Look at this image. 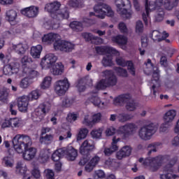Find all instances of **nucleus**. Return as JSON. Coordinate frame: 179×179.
<instances>
[{
  "instance_id": "1a4fd4ad",
  "label": "nucleus",
  "mask_w": 179,
  "mask_h": 179,
  "mask_svg": "<svg viewBox=\"0 0 179 179\" xmlns=\"http://www.w3.org/2000/svg\"><path fill=\"white\" fill-rule=\"evenodd\" d=\"M138 131V125L135 123H127L119 129V132L122 134V139L127 140L129 136H134Z\"/></svg>"
},
{
  "instance_id": "37998d69",
  "label": "nucleus",
  "mask_w": 179,
  "mask_h": 179,
  "mask_svg": "<svg viewBox=\"0 0 179 179\" xmlns=\"http://www.w3.org/2000/svg\"><path fill=\"white\" fill-rule=\"evenodd\" d=\"M125 107L127 111H135V110H136V107H138V103H136L134 99H131L126 103Z\"/></svg>"
},
{
  "instance_id": "20e7f679",
  "label": "nucleus",
  "mask_w": 179,
  "mask_h": 179,
  "mask_svg": "<svg viewBox=\"0 0 179 179\" xmlns=\"http://www.w3.org/2000/svg\"><path fill=\"white\" fill-rule=\"evenodd\" d=\"M32 143L31 138L24 134H17L13 139V148L18 153H23Z\"/></svg>"
},
{
  "instance_id": "603ef678",
  "label": "nucleus",
  "mask_w": 179,
  "mask_h": 179,
  "mask_svg": "<svg viewBox=\"0 0 179 179\" xmlns=\"http://www.w3.org/2000/svg\"><path fill=\"white\" fill-rule=\"evenodd\" d=\"M103 134V129H94L91 131V135L94 139H100Z\"/></svg>"
},
{
  "instance_id": "8fccbe9b",
  "label": "nucleus",
  "mask_w": 179,
  "mask_h": 179,
  "mask_svg": "<svg viewBox=\"0 0 179 179\" xmlns=\"http://www.w3.org/2000/svg\"><path fill=\"white\" fill-rule=\"evenodd\" d=\"M87 134H89V130H87V129H81L77 135V141H82V139H85V138L87 136Z\"/></svg>"
},
{
  "instance_id": "cd10ccee",
  "label": "nucleus",
  "mask_w": 179,
  "mask_h": 179,
  "mask_svg": "<svg viewBox=\"0 0 179 179\" xmlns=\"http://www.w3.org/2000/svg\"><path fill=\"white\" fill-rule=\"evenodd\" d=\"M177 115V111L174 109L168 110L164 115V122L171 124Z\"/></svg>"
},
{
  "instance_id": "6ab92c4d",
  "label": "nucleus",
  "mask_w": 179,
  "mask_h": 179,
  "mask_svg": "<svg viewBox=\"0 0 179 179\" xmlns=\"http://www.w3.org/2000/svg\"><path fill=\"white\" fill-rule=\"evenodd\" d=\"M22 15L27 17H36L38 15V7L31 6L21 10Z\"/></svg>"
},
{
  "instance_id": "a18cd8bd",
  "label": "nucleus",
  "mask_w": 179,
  "mask_h": 179,
  "mask_svg": "<svg viewBox=\"0 0 179 179\" xmlns=\"http://www.w3.org/2000/svg\"><path fill=\"white\" fill-rule=\"evenodd\" d=\"M52 80V78L50 76L45 77L41 85V89H48L51 86Z\"/></svg>"
},
{
  "instance_id": "79ce46f5",
  "label": "nucleus",
  "mask_w": 179,
  "mask_h": 179,
  "mask_svg": "<svg viewBox=\"0 0 179 179\" xmlns=\"http://www.w3.org/2000/svg\"><path fill=\"white\" fill-rule=\"evenodd\" d=\"M8 125L12 128H19L22 125V120L19 117L11 118L8 120Z\"/></svg>"
},
{
  "instance_id": "49530a36",
  "label": "nucleus",
  "mask_w": 179,
  "mask_h": 179,
  "mask_svg": "<svg viewBox=\"0 0 179 179\" xmlns=\"http://www.w3.org/2000/svg\"><path fill=\"white\" fill-rule=\"evenodd\" d=\"M6 17L9 22H13L14 20H16V17H17V13H16L15 10H9L6 12Z\"/></svg>"
},
{
  "instance_id": "9d476101",
  "label": "nucleus",
  "mask_w": 179,
  "mask_h": 179,
  "mask_svg": "<svg viewBox=\"0 0 179 179\" xmlns=\"http://www.w3.org/2000/svg\"><path fill=\"white\" fill-rule=\"evenodd\" d=\"M115 5L117 6V12L121 16H125L127 19H129L132 16V11H128L127 9L122 8L124 6L131 7V1L129 0H115Z\"/></svg>"
},
{
  "instance_id": "bf43d9fd",
  "label": "nucleus",
  "mask_w": 179,
  "mask_h": 179,
  "mask_svg": "<svg viewBox=\"0 0 179 179\" xmlns=\"http://www.w3.org/2000/svg\"><path fill=\"white\" fill-rule=\"evenodd\" d=\"M94 179H104L106 178V173L104 171L101 170H99L95 171V173L94 175Z\"/></svg>"
},
{
  "instance_id": "aec40b11",
  "label": "nucleus",
  "mask_w": 179,
  "mask_h": 179,
  "mask_svg": "<svg viewBox=\"0 0 179 179\" xmlns=\"http://www.w3.org/2000/svg\"><path fill=\"white\" fill-rule=\"evenodd\" d=\"M36 155H37V149L30 147L24 150L22 156L24 160L30 162L36 157Z\"/></svg>"
},
{
  "instance_id": "e2e57ef3",
  "label": "nucleus",
  "mask_w": 179,
  "mask_h": 179,
  "mask_svg": "<svg viewBox=\"0 0 179 179\" xmlns=\"http://www.w3.org/2000/svg\"><path fill=\"white\" fill-rule=\"evenodd\" d=\"M42 139L45 143H51L54 141V135L52 134H46L44 136H42Z\"/></svg>"
},
{
  "instance_id": "0e129e2a",
  "label": "nucleus",
  "mask_w": 179,
  "mask_h": 179,
  "mask_svg": "<svg viewBox=\"0 0 179 179\" xmlns=\"http://www.w3.org/2000/svg\"><path fill=\"white\" fill-rule=\"evenodd\" d=\"M171 126V123L164 122L163 124H161L159 127V131L167 132V130L169 129V128H170Z\"/></svg>"
},
{
  "instance_id": "39448f33",
  "label": "nucleus",
  "mask_w": 179,
  "mask_h": 179,
  "mask_svg": "<svg viewBox=\"0 0 179 179\" xmlns=\"http://www.w3.org/2000/svg\"><path fill=\"white\" fill-rule=\"evenodd\" d=\"M157 126L154 123H149L142 126L138 131V135L142 141H149L156 134Z\"/></svg>"
},
{
  "instance_id": "ea45409f",
  "label": "nucleus",
  "mask_w": 179,
  "mask_h": 179,
  "mask_svg": "<svg viewBox=\"0 0 179 179\" xmlns=\"http://www.w3.org/2000/svg\"><path fill=\"white\" fill-rule=\"evenodd\" d=\"M160 143H152L148 145L147 150L148 156H150L152 153L157 152V148L160 146Z\"/></svg>"
},
{
  "instance_id": "f03ea898",
  "label": "nucleus",
  "mask_w": 179,
  "mask_h": 179,
  "mask_svg": "<svg viewBox=\"0 0 179 179\" xmlns=\"http://www.w3.org/2000/svg\"><path fill=\"white\" fill-rule=\"evenodd\" d=\"M43 43H54V48L56 50L62 51L63 52H71L75 50V45L66 41H62L61 36L58 34L49 33L42 38Z\"/></svg>"
},
{
  "instance_id": "69168bd1",
  "label": "nucleus",
  "mask_w": 179,
  "mask_h": 179,
  "mask_svg": "<svg viewBox=\"0 0 179 179\" xmlns=\"http://www.w3.org/2000/svg\"><path fill=\"white\" fill-rule=\"evenodd\" d=\"M136 33H142L143 31V23H142V21L138 20L136 22Z\"/></svg>"
},
{
  "instance_id": "4c0bfd02",
  "label": "nucleus",
  "mask_w": 179,
  "mask_h": 179,
  "mask_svg": "<svg viewBox=\"0 0 179 179\" xmlns=\"http://www.w3.org/2000/svg\"><path fill=\"white\" fill-rule=\"evenodd\" d=\"M155 22H157L158 23L163 22L164 19V8H155Z\"/></svg>"
},
{
  "instance_id": "f704fd0d",
  "label": "nucleus",
  "mask_w": 179,
  "mask_h": 179,
  "mask_svg": "<svg viewBox=\"0 0 179 179\" xmlns=\"http://www.w3.org/2000/svg\"><path fill=\"white\" fill-rule=\"evenodd\" d=\"M112 41L113 43H116V44H118L119 45H125L128 41V39L127 37L122 35H118L117 36L113 37Z\"/></svg>"
},
{
  "instance_id": "58836bf2",
  "label": "nucleus",
  "mask_w": 179,
  "mask_h": 179,
  "mask_svg": "<svg viewBox=\"0 0 179 179\" xmlns=\"http://www.w3.org/2000/svg\"><path fill=\"white\" fill-rule=\"evenodd\" d=\"M132 118H134V116L128 113H120L117 115L119 122H127V121H131Z\"/></svg>"
},
{
  "instance_id": "bb28decb",
  "label": "nucleus",
  "mask_w": 179,
  "mask_h": 179,
  "mask_svg": "<svg viewBox=\"0 0 179 179\" xmlns=\"http://www.w3.org/2000/svg\"><path fill=\"white\" fill-rule=\"evenodd\" d=\"M23 75L27 76L28 79H34L38 76L39 73L37 71L30 68L24 67L22 71Z\"/></svg>"
},
{
  "instance_id": "4468645a",
  "label": "nucleus",
  "mask_w": 179,
  "mask_h": 179,
  "mask_svg": "<svg viewBox=\"0 0 179 179\" xmlns=\"http://www.w3.org/2000/svg\"><path fill=\"white\" fill-rule=\"evenodd\" d=\"M58 58L53 53H48L42 59L41 65L43 69H50L51 66L55 64Z\"/></svg>"
},
{
  "instance_id": "e433bc0d",
  "label": "nucleus",
  "mask_w": 179,
  "mask_h": 179,
  "mask_svg": "<svg viewBox=\"0 0 179 179\" xmlns=\"http://www.w3.org/2000/svg\"><path fill=\"white\" fill-rule=\"evenodd\" d=\"M144 73L145 75H150L153 70L155 69L154 65L152 64V60L150 59H148L147 62L144 64Z\"/></svg>"
},
{
  "instance_id": "c03bdc74",
  "label": "nucleus",
  "mask_w": 179,
  "mask_h": 179,
  "mask_svg": "<svg viewBox=\"0 0 179 179\" xmlns=\"http://www.w3.org/2000/svg\"><path fill=\"white\" fill-rule=\"evenodd\" d=\"M83 0H69V5L72 8H82L83 6Z\"/></svg>"
},
{
  "instance_id": "680f3d73",
  "label": "nucleus",
  "mask_w": 179,
  "mask_h": 179,
  "mask_svg": "<svg viewBox=\"0 0 179 179\" xmlns=\"http://www.w3.org/2000/svg\"><path fill=\"white\" fill-rule=\"evenodd\" d=\"M31 174L34 178L38 179L41 177V172L40 171V169L38 167H34L31 171Z\"/></svg>"
},
{
  "instance_id": "c9c22d12",
  "label": "nucleus",
  "mask_w": 179,
  "mask_h": 179,
  "mask_svg": "<svg viewBox=\"0 0 179 179\" xmlns=\"http://www.w3.org/2000/svg\"><path fill=\"white\" fill-rule=\"evenodd\" d=\"M101 64L103 66L107 68V66H113L114 62H113V55H107L104 56L101 60Z\"/></svg>"
},
{
  "instance_id": "f257e3e1",
  "label": "nucleus",
  "mask_w": 179,
  "mask_h": 179,
  "mask_svg": "<svg viewBox=\"0 0 179 179\" xmlns=\"http://www.w3.org/2000/svg\"><path fill=\"white\" fill-rule=\"evenodd\" d=\"M61 8V3L54 1L46 4L45 9L50 13L51 18L53 19L52 22V28L53 30H57L59 28V21L69 17V12L66 8L59 9ZM55 20L57 22L55 23Z\"/></svg>"
},
{
  "instance_id": "09e8293b",
  "label": "nucleus",
  "mask_w": 179,
  "mask_h": 179,
  "mask_svg": "<svg viewBox=\"0 0 179 179\" xmlns=\"http://www.w3.org/2000/svg\"><path fill=\"white\" fill-rule=\"evenodd\" d=\"M113 69L118 76H122V78H127L128 76V72L126 69L121 67H114Z\"/></svg>"
},
{
  "instance_id": "3c124183",
  "label": "nucleus",
  "mask_w": 179,
  "mask_h": 179,
  "mask_svg": "<svg viewBox=\"0 0 179 179\" xmlns=\"http://www.w3.org/2000/svg\"><path fill=\"white\" fill-rule=\"evenodd\" d=\"M43 176L46 179H55V173H54V171H52V169H45Z\"/></svg>"
},
{
  "instance_id": "4be33fe9",
  "label": "nucleus",
  "mask_w": 179,
  "mask_h": 179,
  "mask_svg": "<svg viewBox=\"0 0 179 179\" xmlns=\"http://www.w3.org/2000/svg\"><path fill=\"white\" fill-rule=\"evenodd\" d=\"M50 73L53 76H59L64 73V64L59 62L53 64L50 67Z\"/></svg>"
},
{
  "instance_id": "473e14b6",
  "label": "nucleus",
  "mask_w": 179,
  "mask_h": 179,
  "mask_svg": "<svg viewBox=\"0 0 179 179\" xmlns=\"http://www.w3.org/2000/svg\"><path fill=\"white\" fill-rule=\"evenodd\" d=\"M82 36L86 41H93L94 40L95 41H97V43L94 42L95 44H100L101 42V38L98 36H94L91 33H83Z\"/></svg>"
},
{
  "instance_id": "052dcab7",
  "label": "nucleus",
  "mask_w": 179,
  "mask_h": 179,
  "mask_svg": "<svg viewBox=\"0 0 179 179\" xmlns=\"http://www.w3.org/2000/svg\"><path fill=\"white\" fill-rule=\"evenodd\" d=\"M78 120V114L76 113H69L66 117V121L68 122H75Z\"/></svg>"
},
{
  "instance_id": "393cba45",
  "label": "nucleus",
  "mask_w": 179,
  "mask_h": 179,
  "mask_svg": "<svg viewBox=\"0 0 179 179\" xmlns=\"http://www.w3.org/2000/svg\"><path fill=\"white\" fill-rule=\"evenodd\" d=\"M132 100V96L129 94H124L120 95L118 97L114 99V104L118 106L120 104H122V103H129V101Z\"/></svg>"
},
{
  "instance_id": "864d4df0",
  "label": "nucleus",
  "mask_w": 179,
  "mask_h": 179,
  "mask_svg": "<svg viewBox=\"0 0 179 179\" xmlns=\"http://www.w3.org/2000/svg\"><path fill=\"white\" fill-rule=\"evenodd\" d=\"M13 161L10 157H4L3 158L2 164L6 166V167H13Z\"/></svg>"
},
{
  "instance_id": "5fc2aeb1",
  "label": "nucleus",
  "mask_w": 179,
  "mask_h": 179,
  "mask_svg": "<svg viewBox=\"0 0 179 179\" xmlns=\"http://www.w3.org/2000/svg\"><path fill=\"white\" fill-rule=\"evenodd\" d=\"M40 91L39 90H34L32 91L28 96L29 100H37L38 97H40Z\"/></svg>"
},
{
  "instance_id": "dca6fc26",
  "label": "nucleus",
  "mask_w": 179,
  "mask_h": 179,
  "mask_svg": "<svg viewBox=\"0 0 179 179\" xmlns=\"http://www.w3.org/2000/svg\"><path fill=\"white\" fill-rule=\"evenodd\" d=\"M115 62L120 66H127L129 73L133 76H135V67L134 66V63H132V62L126 61L121 57H117Z\"/></svg>"
},
{
  "instance_id": "5701e85b",
  "label": "nucleus",
  "mask_w": 179,
  "mask_h": 179,
  "mask_svg": "<svg viewBox=\"0 0 179 179\" xmlns=\"http://www.w3.org/2000/svg\"><path fill=\"white\" fill-rule=\"evenodd\" d=\"M88 100L91 101L94 106L99 107V108H104V106H106L104 102H101V100L99 98L97 92L91 93V96L88 98Z\"/></svg>"
},
{
  "instance_id": "c85d7f7f",
  "label": "nucleus",
  "mask_w": 179,
  "mask_h": 179,
  "mask_svg": "<svg viewBox=\"0 0 179 179\" xmlns=\"http://www.w3.org/2000/svg\"><path fill=\"white\" fill-rule=\"evenodd\" d=\"M179 0H164V8L166 10H173L176 6H178Z\"/></svg>"
},
{
  "instance_id": "a878e982",
  "label": "nucleus",
  "mask_w": 179,
  "mask_h": 179,
  "mask_svg": "<svg viewBox=\"0 0 179 179\" xmlns=\"http://www.w3.org/2000/svg\"><path fill=\"white\" fill-rule=\"evenodd\" d=\"M64 151L65 155L70 162H73L78 157V150L72 147L64 148Z\"/></svg>"
},
{
  "instance_id": "7ed1b4c3",
  "label": "nucleus",
  "mask_w": 179,
  "mask_h": 179,
  "mask_svg": "<svg viewBox=\"0 0 179 179\" xmlns=\"http://www.w3.org/2000/svg\"><path fill=\"white\" fill-rule=\"evenodd\" d=\"M102 75L103 78H105L101 79L96 83L95 86L96 90H105L107 87H114V86L117 85L118 79L113 71L105 70L102 71Z\"/></svg>"
},
{
  "instance_id": "f3484780",
  "label": "nucleus",
  "mask_w": 179,
  "mask_h": 179,
  "mask_svg": "<svg viewBox=\"0 0 179 179\" xmlns=\"http://www.w3.org/2000/svg\"><path fill=\"white\" fill-rule=\"evenodd\" d=\"M29 101H30V99H29V96L26 95H23L17 98V107L21 113H26V111H27V108L29 107Z\"/></svg>"
},
{
  "instance_id": "de8ad7c7",
  "label": "nucleus",
  "mask_w": 179,
  "mask_h": 179,
  "mask_svg": "<svg viewBox=\"0 0 179 179\" xmlns=\"http://www.w3.org/2000/svg\"><path fill=\"white\" fill-rule=\"evenodd\" d=\"M87 80L86 78H81L78 81V84L77 85V88L80 92H85L86 90V86H85V83H88Z\"/></svg>"
},
{
  "instance_id": "7c9ffc66",
  "label": "nucleus",
  "mask_w": 179,
  "mask_h": 179,
  "mask_svg": "<svg viewBox=\"0 0 179 179\" xmlns=\"http://www.w3.org/2000/svg\"><path fill=\"white\" fill-rule=\"evenodd\" d=\"M62 156H65V148L57 150L52 155L53 162H59Z\"/></svg>"
},
{
  "instance_id": "b1692460",
  "label": "nucleus",
  "mask_w": 179,
  "mask_h": 179,
  "mask_svg": "<svg viewBox=\"0 0 179 179\" xmlns=\"http://www.w3.org/2000/svg\"><path fill=\"white\" fill-rule=\"evenodd\" d=\"M13 50L18 54V55H24L26 51L29 50V45L26 43H19L18 44L13 45Z\"/></svg>"
},
{
  "instance_id": "412c9836",
  "label": "nucleus",
  "mask_w": 179,
  "mask_h": 179,
  "mask_svg": "<svg viewBox=\"0 0 179 179\" xmlns=\"http://www.w3.org/2000/svg\"><path fill=\"white\" fill-rule=\"evenodd\" d=\"M132 148L129 145L124 146L120 151L116 153V157L118 160H122L124 157L131 156Z\"/></svg>"
},
{
  "instance_id": "72a5a7b5",
  "label": "nucleus",
  "mask_w": 179,
  "mask_h": 179,
  "mask_svg": "<svg viewBox=\"0 0 179 179\" xmlns=\"http://www.w3.org/2000/svg\"><path fill=\"white\" fill-rule=\"evenodd\" d=\"M16 173L24 177V176L27 174V167L26 165L22 164V162H17L16 166Z\"/></svg>"
},
{
  "instance_id": "f8f14e48",
  "label": "nucleus",
  "mask_w": 179,
  "mask_h": 179,
  "mask_svg": "<svg viewBox=\"0 0 179 179\" xmlns=\"http://www.w3.org/2000/svg\"><path fill=\"white\" fill-rule=\"evenodd\" d=\"M177 160L174 159L171 161L170 164H166L163 169V173L160 175L161 179H176L178 178V176L173 174V166L176 164Z\"/></svg>"
},
{
  "instance_id": "4d7b16f0",
  "label": "nucleus",
  "mask_w": 179,
  "mask_h": 179,
  "mask_svg": "<svg viewBox=\"0 0 179 179\" xmlns=\"http://www.w3.org/2000/svg\"><path fill=\"white\" fill-rule=\"evenodd\" d=\"M120 141V138H116L115 137L113 138V141L111 143V146L110 147V148L113 152H117V150H118V145H117V143H118Z\"/></svg>"
},
{
  "instance_id": "423d86ee",
  "label": "nucleus",
  "mask_w": 179,
  "mask_h": 179,
  "mask_svg": "<svg viewBox=\"0 0 179 179\" xmlns=\"http://www.w3.org/2000/svg\"><path fill=\"white\" fill-rule=\"evenodd\" d=\"M51 110V103L45 102L40 104L38 107L35 110L32 115V120L34 122H41L45 117V114Z\"/></svg>"
},
{
  "instance_id": "c756f323",
  "label": "nucleus",
  "mask_w": 179,
  "mask_h": 179,
  "mask_svg": "<svg viewBox=\"0 0 179 179\" xmlns=\"http://www.w3.org/2000/svg\"><path fill=\"white\" fill-rule=\"evenodd\" d=\"M43 51V46L41 45H37L31 48L30 55L34 58H40L41 52Z\"/></svg>"
},
{
  "instance_id": "6e6d98bb",
  "label": "nucleus",
  "mask_w": 179,
  "mask_h": 179,
  "mask_svg": "<svg viewBox=\"0 0 179 179\" xmlns=\"http://www.w3.org/2000/svg\"><path fill=\"white\" fill-rule=\"evenodd\" d=\"M73 103H74L73 99L64 97L62 100L63 107H71V106H72Z\"/></svg>"
},
{
  "instance_id": "13d9d810",
  "label": "nucleus",
  "mask_w": 179,
  "mask_h": 179,
  "mask_svg": "<svg viewBox=\"0 0 179 179\" xmlns=\"http://www.w3.org/2000/svg\"><path fill=\"white\" fill-rule=\"evenodd\" d=\"M30 86V83H29V78L25 77L22 78L20 83V87L22 89H27Z\"/></svg>"
},
{
  "instance_id": "6e6552de",
  "label": "nucleus",
  "mask_w": 179,
  "mask_h": 179,
  "mask_svg": "<svg viewBox=\"0 0 179 179\" xmlns=\"http://www.w3.org/2000/svg\"><path fill=\"white\" fill-rule=\"evenodd\" d=\"M69 87H71V83H69V80L66 78L63 80H59L54 84L55 93L57 96H64L66 91L69 90Z\"/></svg>"
},
{
  "instance_id": "2eb2a0df",
  "label": "nucleus",
  "mask_w": 179,
  "mask_h": 179,
  "mask_svg": "<svg viewBox=\"0 0 179 179\" xmlns=\"http://www.w3.org/2000/svg\"><path fill=\"white\" fill-rule=\"evenodd\" d=\"M19 73V64L16 62H11L3 66V73L8 76Z\"/></svg>"
},
{
  "instance_id": "a211bd4d",
  "label": "nucleus",
  "mask_w": 179,
  "mask_h": 179,
  "mask_svg": "<svg viewBox=\"0 0 179 179\" xmlns=\"http://www.w3.org/2000/svg\"><path fill=\"white\" fill-rule=\"evenodd\" d=\"M152 10H156V3H148V0H145V13H143V20L145 25H148L149 23V20H150V17L149 16V13L152 12Z\"/></svg>"
},
{
  "instance_id": "774afa93",
  "label": "nucleus",
  "mask_w": 179,
  "mask_h": 179,
  "mask_svg": "<svg viewBox=\"0 0 179 179\" xmlns=\"http://www.w3.org/2000/svg\"><path fill=\"white\" fill-rule=\"evenodd\" d=\"M118 29L121 33H128V28L124 22H120L118 24Z\"/></svg>"
},
{
  "instance_id": "2f4dec72",
  "label": "nucleus",
  "mask_w": 179,
  "mask_h": 179,
  "mask_svg": "<svg viewBox=\"0 0 179 179\" xmlns=\"http://www.w3.org/2000/svg\"><path fill=\"white\" fill-rule=\"evenodd\" d=\"M164 36L162 38L160 37V32L157 30H155L152 31V35H151V38L154 41H163V40L167 38V37L169 36V34L164 32Z\"/></svg>"
},
{
  "instance_id": "338daca9",
  "label": "nucleus",
  "mask_w": 179,
  "mask_h": 179,
  "mask_svg": "<svg viewBox=\"0 0 179 179\" xmlns=\"http://www.w3.org/2000/svg\"><path fill=\"white\" fill-rule=\"evenodd\" d=\"M31 62H33V59H31V57H29L27 55H24L21 59V64H22V65H26L27 64H31Z\"/></svg>"
},
{
  "instance_id": "9b49d317",
  "label": "nucleus",
  "mask_w": 179,
  "mask_h": 179,
  "mask_svg": "<svg viewBox=\"0 0 179 179\" xmlns=\"http://www.w3.org/2000/svg\"><path fill=\"white\" fill-rule=\"evenodd\" d=\"M96 149L94 141L92 139H87L83 142L80 147V153L83 156H90V153Z\"/></svg>"
},
{
  "instance_id": "ddd939ff",
  "label": "nucleus",
  "mask_w": 179,
  "mask_h": 179,
  "mask_svg": "<svg viewBox=\"0 0 179 179\" xmlns=\"http://www.w3.org/2000/svg\"><path fill=\"white\" fill-rule=\"evenodd\" d=\"M163 159L162 157L158 156L153 158H148L145 160L144 164L150 167V171L155 172L159 170V167L162 166Z\"/></svg>"
},
{
  "instance_id": "0eeeda50",
  "label": "nucleus",
  "mask_w": 179,
  "mask_h": 179,
  "mask_svg": "<svg viewBox=\"0 0 179 179\" xmlns=\"http://www.w3.org/2000/svg\"><path fill=\"white\" fill-rule=\"evenodd\" d=\"M94 10L96 13L95 16L99 17V19H104L106 15L109 17L114 16V11L111 9L110 6L104 3H98L94 6Z\"/></svg>"
},
{
  "instance_id": "a19ab883",
  "label": "nucleus",
  "mask_w": 179,
  "mask_h": 179,
  "mask_svg": "<svg viewBox=\"0 0 179 179\" xmlns=\"http://www.w3.org/2000/svg\"><path fill=\"white\" fill-rule=\"evenodd\" d=\"M70 27L74 30V31H82V30H83V24L80 22L73 21L70 23Z\"/></svg>"
}]
</instances>
